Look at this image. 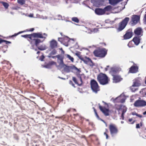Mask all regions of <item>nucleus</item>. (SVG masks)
Wrapping results in <instances>:
<instances>
[{"label": "nucleus", "instance_id": "f257e3e1", "mask_svg": "<svg viewBox=\"0 0 146 146\" xmlns=\"http://www.w3.org/2000/svg\"><path fill=\"white\" fill-rule=\"evenodd\" d=\"M97 80L101 84L103 85L108 84L110 81L108 77L102 73H100L98 75Z\"/></svg>", "mask_w": 146, "mask_h": 146}, {"label": "nucleus", "instance_id": "f03ea898", "mask_svg": "<svg viewBox=\"0 0 146 146\" xmlns=\"http://www.w3.org/2000/svg\"><path fill=\"white\" fill-rule=\"evenodd\" d=\"M95 56L100 57H104L107 54V51L104 48H98L93 52Z\"/></svg>", "mask_w": 146, "mask_h": 146}, {"label": "nucleus", "instance_id": "7ed1b4c3", "mask_svg": "<svg viewBox=\"0 0 146 146\" xmlns=\"http://www.w3.org/2000/svg\"><path fill=\"white\" fill-rule=\"evenodd\" d=\"M90 85L92 89L93 92L97 93L100 90L99 87L97 82L94 80L91 81Z\"/></svg>", "mask_w": 146, "mask_h": 146}, {"label": "nucleus", "instance_id": "20e7f679", "mask_svg": "<svg viewBox=\"0 0 146 146\" xmlns=\"http://www.w3.org/2000/svg\"><path fill=\"white\" fill-rule=\"evenodd\" d=\"M129 20V18L126 17L119 23V27L118 29L119 31H121L124 28Z\"/></svg>", "mask_w": 146, "mask_h": 146}, {"label": "nucleus", "instance_id": "39448f33", "mask_svg": "<svg viewBox=\"0 0 146 146\" xmlns=\"http://www.w3.org/2000/svg\"><path fill=\"white\" fill-rule=\"evenodd\" d=\"M109 129L110 133L113 136L114 135L116 134L118 132V129L117 126L114 124H111L109 125Z\"/></svg>", "mask_w": 146, "mask_h": 146}, {"label": "nucleus", "instance_id": "423d86ee", "mask_svg": "<svg viewBox=\"0 0 146 146\" xmlns=\"http://www.w3.org/2000/svg\"><path fill=\"white\" fill-rule=\"evenodd\" d=\"M134 105L135 107L144 106L146 105V102L143 100H137L134 103Z\"/></svg>", "mask_w": 146, "mask_h": 146}, {"label": "nucleus", "instance_id": "0eeeda50", "mask_svg": "<svg viewBox=\"0 0 146 146\" xmlns=\"http://www.w3.org/2000/svg\"><path fill=\"white\" fill-rule=\"evenodd\" d=\"M140 84V81L137 80H135L133 82V85L131 87V90L133 91H135L136 89L135 88L139 86Z\"/></svg>", "mask_w": 146, "mask_h": 146}, {"label": "nucleus", "instance_id": "6e6552de", "mask_svg": "<svg viewBox=\"0 0 146 146\" xmlns=\"http://www.w3.org/2000/svg\"><path fill=\"white\" fill-rule=\"evenodd\" d=\"M99 108L100 110L106 116H108L109 115V110L108 109L105 108H103L101 106L100 104H98Z\"/></svg>", "mask_w": 146, "mask_h": 146}, {"label": "nucleus", "instance_id": "1a4fd4ad", "mask_svg": "<svg viewBox=\"0 0 146 146\" xmlns=\"http://www.w3.org/2000/svg\"><path fill=\"white\" fill-rule=\"evenodd\" d=\"M140 17L137 15H133L132 17V20L134 24H136L139 20Z\"/></svg>", "mask_w": 146, "mask_h": 146}, {"label": "nucleus", "instance_id": "9d476101", "mask_svg": "<svg viewBox=\"0 0 146 146\" xmlns=\"http://www.w3.org/2000/svg\"><path fill=\"white\" fill-rule=\"evenodd\" d=\"M95 12L96 14L99 15H101L105 13L104 10L100 8H97L95 10Z\"/></svg>", "mask_w": 146, "mask_h": 146}, {"label": "nucleus", "instance_id": "9b49d317", "mask_svg": "<svg viewBox=\"0 0 146 146\" xmlns=\"http://www.w3.org/2000/svg\"><path fill=\"white\" fill-rule=\"evenodd\" d=\"M134 32L135 35L139 36L142 35L143 31L141 28L138 27L134 30Z\"/></svg>", "mask_w": 146, "mask_h": 146}, {"label": "nucleus", "instance_id": "f8f14e48", "mask_svg": "<svg viewBox=\"0 0 146 146\" xmlns=\"http://www.w3.org/2000/svg\"><path fill=\"white\" fill-rule=\"evenodd\" d=\"M122 79L119 76L117 75H114L113 76V81L114 82H118L121 81Z\"/></svg>", "mask_w": 146, "mask_h": 146}, {"label": "nucleus", "instance_id": "ddd939ff", "mask_svg": "<svg viewBox=\"0 0 146 146\" xmlns=\"http://www.w3.org/2000/svg\"><path fill=\"white\" fill-rule=\"evenodd\" d=\"M50 44V46L52 48L56 47L57 45V42L54 40H53L51 41Z\"/></svg>", "mask_w": 146, "mask_h": 146}, {"label": "nucleus", "instance_id": "4468645a", "mask_svg": "<svg viewBox=\"0 0 146 146\" xmlns=\"http://www.w3.org/2000/svg\"><path fill=\"white\" fill-rule=\"evenodd\" d=\"M132 36L131 32H127L124 35V37L125 39H128L130 38Z\"/></svg>", "mask_w": 146, "mask_h": 146}, {"label": "nucleus", "instance_id": "2eb2a0df", "mask_svg": "<svg viewBox=\"0 0 146 146\" xmlns=\"http://www.w3.org/2000/svg\"><path fill=\"white\" fill-rule=\"evenodd\" d=\"M32 35L34 37L43 38H44L40 33H33L32 34Z\"/></svg>", "mask_w": 146, "mask_h": 146}, {"label": "nucleus", "instance_id": "dca6fc26", "mask_svg": "<svg viewBox=\"0 0 146 146\" xmlns=\"http://www.w3.org/2000/svg\"><path fill=\"white\" fill-rule=\"evenodd\" d=\"M138 69V67L137 66H132L130 68L129 71L132 73H135L137 71Z\"/></svg>", "mask_w": 146, "mask_h": 146}, {"label": "nucleus", "instance_id": "f3484780", "mask_svg": "<svg viewBox=\"0 0 146 146\" xmlns=\"http://www.w3.org/2000/svg\"><path fill=\"white\" fill-rule=\"evenodd\" d=\"M122 0H109L110 3L112 5H114L122 1Z\"/></svg>", "mask_w": 146, "mask_h": 146}, {"label": "nucleus", "instance_id": "a211bd4d", "mask_svg": "<svg viewBox=\"0 0 146 146\" xmlns=\"http://www.w3.org/2000/svg\"><path fill=\"white\" fill-rule=\"evenodd\" d=\"M80 59L82 61H83L84 63L88 64V62L91 60L89 58L85 57V58H83L82 57H80Z\"/></svg>", "mask_w": 146, "mask_h": 146}, {"label": "nucleus", "instance_id": "6ab92c4d", "mask_svg": "<svg viewBox=\"0 0 146 146\" xmlns=\"http://www.w3.org/2000/svg\"><path fill=\"white\" fill-rule=\"evenodd\" d=\"M58 63L59 64V65H56V66L58 68V69L64 67L66 66L63 62V60L60 61L59 62H58Z\"/></svg>", "mask_w": 146, "mask_h": 146}, {"label": "nucleus", "instance_id": "aec40b11", "mask_svg": "<svg viewBox=\"0 0 146 146\" xmlns=\"http://www.w3.org/2000/svg\"><path fill=\"white\" fill-rule=\"evenodd\" d=\"M54 64H55L56 66V62L54 61H51L48 64L46 65L45 66V67L46 68H50L51 66L52 65Z\"/></svg>", "mask_w": 146, "mask_h": 146}, {"label": "nucleus", "instance_id": "412c9836", "mask_svg": "<svg viewBox=\"0 0 146 146\" xmlns=\"http://www.w3.org/2000/svg\"><path fill=\"white\" fill-rule=\"evenodd\" d=\"M133 41L136 45H138L140 42V39L137 37H134L133 39Z\"/></svg>", "mask_w": 146, "mask_h": 146}, {"label": "nucleus", "instance_id": "4be33fe9", "mask_svg": "<svg viewBox=\"0 0 146 146\" xmlns=\"http://www.w3.org/2000/svg\"><path fill=\"white\" fill-rule=\"evenodd\" d=\"M123 94H121L118 97L117 99H118L119 100H120V102L121 103L124 102H125V97H124L123 98H122V97L123 96Z\"/></svg>", "mask_w": 146, "mask_h": 146}, {"label": "nucleus", "instance_id": "5701e85b", "mask_svg": "<svg viewBox=\"0 0 146 146\" xmlns=\"http://www.w3.org/2000/svg\"><path fill=\"white\" fill-rule=\"evenodd\" d=\"M112 7L111 6L109 5L107 6L104 9L105 13L106 11H110Z\"/></svg>", "mask_w": 146, "mask_h": 146}, {"label": "nucleus", "instance_id": "b1692460", "mask_svg": "<svg viewBox=\"0 0 146 146\" xmlns=\"http://www.w3.org/2000/svg\"><path fill=\"white\" fill-rule=\"evenodd\" d=\"M123 109V111H122V115H123V114H124V113L126 112V109H127L126 108V107H125V106H120V107L119 109Z\"/></svg>", "mask_w": 146, "mask_h": 146}, {"label": "nucleus", "instance_id": "393cba45", "mask_svg": "<svg viewBox=\"0 0 146 146\" xmlns=\"http://www.w3.org/2000/svg\"><path fill=\"white\" fill-rule=\"evenodd\" d=\"M46 47L44 45H42L39 46L38 47V49L41 50H44L46 49Z\"/></svg>", "mask_w": 146, "mask_h": 146}, {"label": "nucleus", "instance_id": "a878e982", "mask_svg": "<svg viewBox=\"0 0 146 146\" xmlns=\"http://www.w3.org/2000/svg\"><path fill=\"white\" fill-rule=\"evenodd\" d=\"M17 2L21 5H23L25 4V0H17Z\"/></svg>", "mask_w": 146, "mask_h": 146}, {"label": "nucleus", "instance_id": "bb28decb", "mask_svg": "<svg viewBox=\"0 0 146 146\" xmlns=\"http://www.w3.org/2000/svg\"><path fill=\"white\" fill-rule=\"evenodd\" d=\"M65 56L66 57L68 58L69 60H70L72 62H73L74 59L72 57L70 56L68 54H66Z\"/></svg>", "mask_w": 146, "mask_h": 146}, {"label": "nucleus", "instance_id": "cd10ccee", "mask_svg": "<svg viewBox=\"0 0 146 146\" xmlns=\"http://www.w3.org/2000/svg\"><path fill=\"white\" fill-rule=\"evenodd\" d=\"M34 40H35V44L36 46H37L39 43L41 42L40 40L39 39H34Z\"/></svg>", "mask_w": 146, "mask_h": 146}, {"label": "nucleus", "instance_id": "c85d7f7f", "mask_svg": "<svg viewBox=\"0 0 146 146\" xmlns=\"http://www.w3.org/2000/svg\"><path fill=\"white\" fill-rule=\"evenodd\" d=\"M56 57H57L58 58V60H57L58 62H59L60 61H61L62 60H63V57L62 56H60V55L56 56Z\"/></svg>", "mask_w": 146, "mask_h": 146}, {"label": "nucleus", "instance_id": "c756f323", "mask_svg": "<svg viewBox=\"0 0 146 146\" xmlns=\"http://www.w3.org/2000/svg\"><path fill=\"white\" fill-rule=\"evenodd\" d=\"M1 3L2 4L5 8L7 9L8 8L9 6V5L8 3L3 2H2Z\"/></svg>", "mask_w": 146, "mask_h": 146}, {"label": "nucleus", "instance_id": "7c9ffc66", "mask_svg": "<svg viewBox=\"0 0 146 146\" xmlns=\"http://www.w3.org/2000/svg\"><path fill=\"white\" fill-rule=\"evenodd\" d=\"M72 20L76 23H78L79 22V20L76 17H73L72 18Z\"/></svg>", "mask_w": 146, "mask_h": 146}, {"label": "nucleus", "instance_id": "2f4dec72", "mask_svg": "<svg viewBox=\"0 0 146 146\" xmlns=\"http://www.w3.org/2000/svg\"><path fill=\"white\" fill-rule=\"evenodd\" d=\"M88 64L89 65L92 67H93V66L94 65V64L92 62L91 60H90V61H89V62H88Z\"/></svg>", "mask_w": 146, "mask_h": 146}, {"label": "nucleus", "instance_id": "473e14b6", "mask_svg": "<svg viewBox=\"0 0 146 146\" xmlns=\"http://www.w3.org/2000/svg\"><path fill=\"white\" fill-rule=\"evenodd\" d=\"M132 41H131L129 42V43L128 44V46L129 47H131L132 46H131V44H132Z\"/></svg>", "mask_w": 146, "mask_h": 146}, {"label": "nucleus", "instance_id": "72a5a7b5", "mask_svg": "<svg viewBox=\"0 0 146 146\" xmlns=\"http://www.w3.org/2000/svg\"><path fill=\"white\" fill-rule=\"evenodd\" d=\"M72 80L76 83H77V80L76 78L74 77H72Z\"/></svg>", "mask_w": 146, "mask_h": 146}, {"label": "nucleus", "instance_id": "f704fd0d", "mask_svg": "<svg viewBox=\"0 0 146 146\" xmlns=\"http://www.w3.org/2000/svg\"><path fill=\"white\" fill-rule=\"evenodd\" d=\"M73 68L75 70H76L78 72L80 71V70L74 66Z\"/></svg>", "mask_w": 146, "mask_h": 146}, {"label": "nucleus", "instance_id": "c9c22d12", "mask_svg": "<svg viewBox=\"0 0 146 146\" xmlns=\"http://www.w3.org/2000/svg\"><path fill=\"white\" fill-rule=\"evenodd\" d=\"M44 56H42L40 57V60L41 61H42L43 60V59H44Z\"/></svg>", "mask_w": 146, "mask_h": 146}, {"label": "nucleus", "instance_id": "e433bc0d", "mask_svg": "<svg viewBox=\"0 0 146 146\" xmlns=\"http://www.w3.org/2000/svg\"><path fill=\"white\" fill-rule=\"evenodd\" d=\"M32 36H33L32 34L31 35H28V37L30 39L32 40Z\"/></svg>", "mask_w": 146, "mask_h": 146}, {"label": "nucleus", "instance_id": "4c0bfd02", "mask_svg": "<svg viewBox=\"0 0 146 146\" xmlns=\"http://www.w3.org/2000/svg\"><path fill=\"white\" fill-rule=\"evenodd\" d=\"M143 20L145 23L146 24V14L145 15Z\"/></svg>", "mask_w": 146, "mask_h": 146}, {"label": "nucleus", "instance_id": "58836bf2", "mask_svg": "<svg viewBox=\"0 0 146 146\" xmlns=\"http://www.w3.org/2000/svg\"><path fill=\"white\" fill-rule=\"evenodd\" d=\"M132 114L133 115H136L137 116V114L135 112H133L132 113Z\"/></svg>", "mask_w": 146, "mask_h": 146}, {"label": "nucleus", "instance_id": "ea45409f", "mask_svg": "<svg viewBox=\"0 0 146 146\" xmlns=\"http://www.w3.org/2000/svg\"><path fill=\"white\" fill-rule=\"evenodd\" d=\"M136 128H140V126L139 124H137L136 125Z\"/></svg>", "mask_w": 146, "mask_h": 146}, {"label": "nucleus", "instance_id": "a19ab883", "mask_svg": "<svg viewBox=\"0 0 146 146\" xmlns=\"http://www.w3.org/2000/svg\"><path fill=\"white\" fill-rule=\"evenodd\" d=\"M28 35H22V36L23 37H25V38H27V37H28Z\"/></svg>", "mask_w": 146, "mask_h": 146}, {"label": "nucleus", "instance_id": "79ce46f5", "mask_svg": "<svg viewBox=\"0 0 146 146\" xmlns=\"http://www.w3.org/2000/svg\"><path fill=\"white\" fill-rule=\"evenodd\" d=\"M29 16L30 17H33V14H30L29 15Z\"/></svg>", "mask_w": 146, "mask_h": 146}, {"label": "nucleus", "instance_id": "37998d69", "mask_svg": "<svg viewBox=\"0 0 146 146\" xmlns=\"http://www.w3.org/2000/svg\"><path fill=\"white\" fill-rule=\"evenodd\" d=\"M34 30V28H31L28 31H33Z\"/></svg>", "mask_w": 146, "mask_h": 146}, {"label": "nucleus", "instance_id": "c03bdc74", "mask_svg": "<svg viewBox=\"0 0 146 146\" xmlns=\"http://www.w3.org/2000/svg\"><path fill=\"white\" fill-rule=\"evenodd\" d=\"M109 67V66H107V67L105 68V70L106 71H107L108 70V68Z\"/></svg>", "mask_w": 146, "mask_h": 146}, {"label": "nucleus", "instance_id": "a18cd8bd", "mask_svg": "<svg viewBox=\"0 0 146 146\" xmlns=\"http://www.w3.org/2000/svg\"><path fill=\"white\" fill-rule=\"evenodd\" d=\"M137 116L138 117H142V115H139V114H137Z\"/></svg>", "mask_w": 146, "mask_h": 146}, {"label": "nucleus", "instance_id": "49530a36", "mask_svg": "<svg viewBox=\"0 0 146 146\" xmlns=\"http://www.w3.org/2000/svg\"><path fill=\"white\" fill-rule=\"evenodd\" d=\"M6 42V44H7L8 43H11V42H10L8 41H5V40H4V41H3V42Z\"/></svg>", "mask_w": 146, "mask_h": 146}, {"label": "nucleus", "instance_id": "de8ad7c7", "mask_svg": "<svg viewBox=\"0 0 146 146\" xmlns=\"http://www.w3.org/2000/svg\"><path fill=\"white\" fill-rule=\"evenodd\" d=\"M94 111L95 112V114H96V115H98L97 113L96 112V110L94 109Z\"/></svg>", "mask_w": 146, "mask_h": 146}, {"label": "nucleus", "instance_id": "09e8293b", "mask_svg": "<svg viewBox=\"0 0 146 146\" xmlns=\"http://www.w3.org/2000/svg\"><path fill=\"white\" fill-rule=\"evenodd\" d=\"M4 41V40H1V39H0V43H1L3 42V41Z\"/></svg>", "mask_w": 146, "mask_h": 146}, {"label": "nucleus", "instance_id": "8fccbe9b", "mask_svg": "<svg viewBox=\"0 0 146 146\" xmlns=\"http://www.w3.org/2000/svg\"><path fill=\"white\" fill-rule=\"evenodd\" d=\"M104 134L106 135V139H108V135L106 133H104Z\"/></svg>", "mask_w": 146, "mask_h": 146}, {"label": "nucleus", "instance_id": "3c124183", "mask_svg": "<svg viewBox=\"0 0 146 146\" xmlns=\"http://www.w3.org/2000/svg\"><path fill=\"white\" fill-rule=\"evenodd\" d=\"M133 120V119L132 118H131V119H129V122H131Z\"/></svg>", "mask_w": 146, "mask_h": 146}, {"label": "nucleus", "instance_id": "603ef678", "mask_svg": "<svg viewBox=\"0 0 146 146\" xmlns=\"http://www.w3.org/2000/svg\"><path fill=\"white\" fill-rule=\"evenodd\" d=\"M122 10V9H121V8L120 9H119V10H118L117 12H116V13H118V12H119L121 10Z\"/></svg>", "mask_w": 146, "mask_h": 146}, {"label": "nucleus", "instance_id": "864d4df0", "mask_svg": "<svg viewBox=\"0 0 146 146\" xmlns=\"http://www.w3.org/2000/svg\"><path fill=\"white\" fill-rule=\"evenodd\" d=\"M94 31H95V32L97 31H98V30H97V29H94Z\"/></svg>", "mask_w": 146, "mask_h": 146}, {"label": "nucleus", "instance_id": "5fc2aeb1", "mask_svg": "<svg viewBox=\"0 0 146 146\" xmlns=\"http://www.w3.org/2000/svg\"><path fill=\"white\" fill-rule=\"evenodd\" d=\"M143 114L144 115H145L146 114V111L144 112L143 113Z\"/></svg>", "mask_w": 146, "mask_h": 146}, {"label": "nucleus", "instance_id": "6e6d98bb", "mask_svg": "<svg viewBox=\"0 0 146 146\" xmlns=\"http://www.w3.org/2000/svg\"><path fill=\"white\" fill-rule=\"evenodd\" d=\"M142 123H141H141H140V126H142Z\"/></svg>", "mask_w": 146, "mask_h": 146}, {"label": "nucleus", "instance_id": "4d7b16f0", "mask_svg": "<svg viewBox=\"0 0 146 146\" xmlns=\"http://www.w3.org/2000/svg\"><path fill=\"white\" fill-rule=\"evenodd\" d=\"M76 55H77V56H79V54H77V53H76Z\"/></svg>", "mask_w": 146, "mask_h": 146}, {"label": "nucleus", "instance_id": "13d9d810", "mask_svg": "<svg viewBox=\"0 0 146 146\" xmlns=\"http://www.w3.org/2000/svg\"><path fill=\"white\" fill-rule=\"evenodd\" d=\"M76 55H77V56H79V54H77V53H76Z\"/></svg>", "mask_w": 146, "mask_h": 146}, {"label": "nucleus", "instance_id": "bf43d9fd", "mask_svg": "<svg viewBox=\"0 0 146 146\" xmlns=\"http://www.w3.org/2000/svg\"><path fill=\"white\" fill-rule=\"evenodd\" d=\"M80 81H81V82H82V79H81V78H80Z\"/></svg>", "mask_w": 146, "mask_h": 146}, {"label": "nucleus", "instance_id": "052dcab7", "mask_svg": "<svg viewBox=\"0 0 146 146\" xmlns=\"http://www.w3.org/2000/svg\"><path fill=\"white\" fill-rule=\"evenodd\" d=\"M39 53H40V52L38 51V52H37V54H38Z\"/></svg>", "mask_w": 146, "mask_h": 146}, {"label": "nucleus", "instance_id": "680f3d73", "mask_svg": "<svg viewBox=\"0 0 146 146\" xmlns=\"http://www.w3.org/2000/svg\"><path fill=\"white\" fill-rule=\"evenodd\" d=\"M121 123H123V121H121Z\"/></svg>", "mask_w": 146, "mask_h": 146}, {"label": "nucleus", "instance_id": "e2e57ef3", "mask_svg": "<svg viewBox=\"0 0 146 146\" xmlns=\"http://www.w3.org/2000/svg\"><path fill=\"white\" fill-rule=\"evenodd\" d=\"M145 95H146V93H145Z\"/></svg>", "mask_w": 146, "mask_h": 146}]
</instances>
